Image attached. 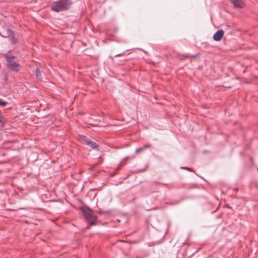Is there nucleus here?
Returning <instances> with one entry per match:
<instances>
[{"label":"nucleus","mask_w":258,"mask_h":258,"mask_svg":"<svg viewBox=\"0 0 258 258\" xmlns=\"http://www.w3.org/2000/svg\"><path fill=\"white\" fill-rule=\"evenodd\" d=\"M72 4L71 0H59L53 2L51 8L55 12L64 11L68 10Z\"/></svg>","instance_id":"obj_1"},{"label":"nucleus","mask_w":258,"mask_h":258,"mask_svg":"<svg viewBox=\"0 0 258 258\" xmlns=\"http://www.w3.org/2000/svg\"><path fill=\"white\" fill-rule=\"evenodd\" d=\"M81 210L84 218L89 223V225L86 227L87 229H88L90 226L96 225L97 218L95 215L93 214V211L91 209L85 206L84 207H81Z\"/></svg>","instance_id":"obj_2"},{"label":"nucleus","mask_w":258,"mask_h":258,"mask_svg":"<svg viewBox=\"0 0 258 258\" xmlns=\"http://www.w3.org/2000/svg\"><path fill=\"white\" fill-rule=\"evenodd\" d=\"M10 52V51H9L8 53H5L3 54L4 57L6 59L7 62V66L12 71L17 72L20 65L14 61L15 58V56L9 54Z\"/></svg>","instance_id":"obj_3"},{"label":"nucleus","mask_w":258,"mask_h":258,"mask_svg":"<svg viewBox=\"0 0 258 258\" xmlns=\"http://www.w3.org/2000/svg\"><path fill=\"white\" fill-rule=\"evenodd\" d=\"M81 139L84 144L89 146L92 149L96 150L97 151L99 150L98 145L96 143L88 139L86 137L82 136L81 137Z\"/></svg>","instance_id":"obj_4"},{"label":"nucleus","mask_w":258,"mask_h":258,"mask_svg":"<svg viewBox=\"0 0 258 258\" xmlns=\"http://www.w3.org/2000/svg\"><path fill=\"white\" fill-rule=\"evenodd\" d=\"M236 8L242 9L244 7V4L241 0H229Z\"/></svg>","instance_id":"obj_5"},{"label":"nucleus","mask_w":258,"mask_h":258,"mask_svg":"<svg viewBox=\"0 0 258 258\" xmlns=\"http://www.w3.org/2000/svg\"><path fill=\"white\" fill-rule=\"evenodd\" d=\"M224 34V32L223 30H218L213 35V39L215 41H219L221 40Z\"/></svg>","instance_id":"obj_6"},{"label":"nucleus","mask_w":258,"mask_h":258,"mask_svg":"<svg viewBox=\"0 0 258 258\" xmlns=\"http://www.w3.org/2000/svg\"><path fill=\"white\" fill-rule=\"evenodd\" d=\"M151 147L150 144H147L146 145H145L143 147L139 148L138 149H137L136 150V154H139L143 152V151L145 150L146 149L149 148Z\"/></svg>","instance_id":"obj_7"},{"label":"nucleus","mask_w":258,"mask_h":258,"mask_svg":"<svg viewBox=\"0 0 258 258\" xmlns=\"http://www.w3.org/2000/svg\"><path fill=\"white\" fill-rule=\"evenodd\" d=\"M36 79L38 81L42 80L41 73L38 68H37L35 70Z\"/></svg>","instance_id":"obj_8"},{"label":"nucleus","mask_w":258,"mask_h":258,"mask_svg":"<svg viewBox=\"0 0 258 258\" xmlns=\"http://www.w3.org/2000/svg\"><path fill=\"white\" fill-rule=\"evenodd\" d=\"M13 33H14V32L12 30H11L10 29H7L6 30L5 35H3V37H6V38L9 37V36H12V34H13Z\"/></svg>","instance_id":"obj_9"},{"label":"nucleus","mask_w":258,"mask_h":258,"mask_svg":"<svg viewBox=\"0 0 258 258\" xmlns=\"http://www.w3.org/2000/svg\"><path fill=\"white\" fill-rule=\"evenodd\" d=\"M10 39V41L12 44H15L17 43V39L15 38L14 33L12 34V36L9 37Z\"/></svg>","instance_id":"obj_10"},{"label":"nucleus","mask_w":258,"mask_h":258,"mask_svg":"<svg viewBox=\"0 0 258 258\" xmlns=\"http://www.w3.org/2000/svg\"><path fill=\"white\" fill-rule=\"evenodd\" d=\"M5 124V119L4 116L2 115L1 112L0 111V124L2 126H4Z\"/></svg>","instance_id":"obj_11"},{"label":"nucleus","mask_w":258,"mask_h":258,"mask_svg":"<svg viewBox=\"0 0 258 258\" xmlns=\"http://www.w3.org/2000/svg\"><path fill=\"white\" fill-rule=\"evenodd\" d=\"M198 56V54H196L194 55H188V54H183V56L185 58H196Z\"/></svg>","instance_id":"obj_12"},{"label":"nucleus","mask_w":258,"mask_h":258,"mask_svg":"<svg viewBox=\"0 0 258 258\" xmlns=\"http://www.w3.org/2000/svg\"><path fill=\"white\" fill-rule=\"evenodd\" d=\"M148 164H146V165H145V166L144 167V168L138 170V171H137L136 172V173H140V172H144V171H146V169H147V168H148Z\"/></svg>","instance_id":"obj_13"},{"label":"nucleus","mask_w":258,"mask_h":258,"mask_svg":"<svg viewBox=\"0 0 258 258\" xmlns=\"http://www.w3.org/2000/svg\"><path fill=\"white\" fill-rule=\"evenodd\" d=\"M8 102L5 101H3L1 99H0V106H5L8 104Z\"/></svg>","instance_id":"obj_14"},{"label":"nucleus","mask_w":258,"mask_h":258,"mask_svg":"<svg viewBox=\"0 0 258 258\" xmlns=\"http://www.w3.org/2000/svg\"><path fill=\"white\" fill-rule=\"evenodd\" d=\"M180 168L181 169H186V170H189L190 171H192V169H191L188 168L186 167H181Z\"/></svg>","instance_id":"obj_15"},{"label":"nucleus","mask_w":258,"mask_h":258,"mask_svg":"<svg viewBox=\"0 0 258 258\" xmlns=\"http://www.w3.org/2000/svg\"><path fill=\"white\" fill-rule=\"evenodd\" d=\"M123 53H119V54H116L115 55V57H118V56H122L123 55Z\"/></svg>","instance_id":"obj_16"}]
</instances>
